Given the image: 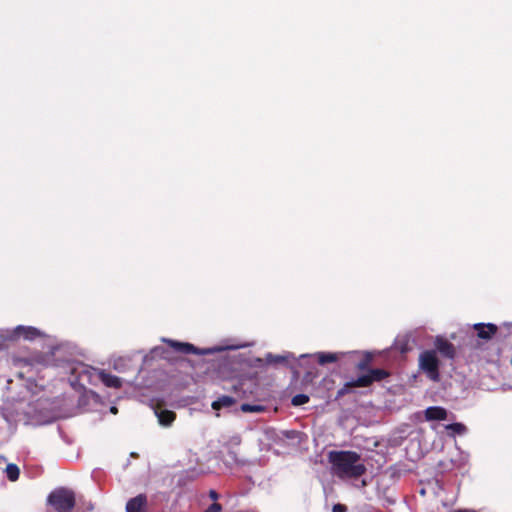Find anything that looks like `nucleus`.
I'll use <instances>...</instances> for the list:
<instances>
[{"label":"nucleus","instance_id":"1","mask_svg":"<svg viewBox=\"0 0 512 512\" xmlns=\"http://www.w3.org/2000/svg\"><path fill=\"white\" fill-rule=\"evenodd\" d=\"M328 461L332 472L339 478L357 479L367 471L366 466L361 462L360 454L355 451H330Z\"/></svg>","mask_w":512,"mask_h":512},{"label":"nucleus","instance_id":"2","mask_svg":"<svg viewBox=\"0 0 512 512\" xmlns=\"http://www.w3.org/2000/svg\"><path fill=\"white\" fill-rule=\"evenodd\" d=\"M372 361V356L367 353L363 359H361L356 368L359 371L366 372L365 374L359 376L357 379L346 382L343 387H341L336 393V400L342 398L346 394L350 393L352 388L356 387H369L374 382H380L385 378L390 376V372L381 368H369V365Z\"/></svg>","mask_w":512,"mask_h":512},{"label":"nucleus","instance_id":"3","mask_svg":"<svg viewBox=\"0 0 512 512\" xmlns=\"http://www.w3.org/2000/svg\"><path fill=\"white\" fill-rule=\"evenodd\" d=\"M47 503L55 512H71L76 505V495L71 489L56 488L48 495Z\"/></svg>","mask_w":512,"mask_h":512},{"label":"nucleus","instance_id":"4","mask_svg":"<svg viewBox=\"0 0 512 512\" xmlns=\"http://www.w3.org/2000/svg\"><path fill=\"white\" fill-rule=\"evenodd\" d=\"M440 361L435 350H425L419 356V367L432 381L440 380Z\"/></svg>","mask_w":512,"mask_h":512},{"label":"nucleus","instance_id":"5","mask_svg":"<svg viewBox=\"0 0 512 512\" xmlns=\"http://www.w3.org/2000/svg\"><path fill=\"white\" fill-rule=\"evenodd\" d=\"M434 346L436 353L438 352L442 357L450 360L455 358V346L443 336H436L434 340Z\"/></svg>","mask_w":512,"mask_h":512},{"label":"nucleus","instance_id":"6","mask_svg":"<svg viewBox=\"0 0 512 512\" xmlns=\"http://www.w3.org/2000/svg\"><path fill=\"white\" fill-rule=\"evenodd\" d=\"M170 347H172L175 351L182 354H197L204 355L207 352L195 347L193 344L186 342H179L175 340H167L166 341Z\"/></svg>","mask_w":512,"mask_h":512},{"label":"nucleus","instance_id":"7","mask_svg":"<svg viewBox=\"0 0 512 512\" xmlns=\"http://www.w3.org/2000/svg\"><path fill=\"white\" fill-rule=\"evenodd\" d=\"M148 506L147 496L138 494L126 503V512H146Z\"/></svg>","mask_w":512,"mask_h":512},{"label":"nucleus","instance_id":"8","mask_svg":"<svg viewBox=\"0 0 512 512\" xmlns=\"http://www.w3.org/2000/svg\"><path fill=\"white\" fill-rule=\"evenodd\" d=\"M473 328L477 331V337L483 340L492 339L498 331V327L492 323H477Z\"/></svg>","mask_w":512,"mask_h":512},{"label":"nucleus","instance_id":"9","mask_svg":"<svg viewBox=\"0 0 512 512\" xmlns=\"http://www.w3.org/2000/svg\"><path fill=\"white\" fill-rule=\"evenodd\" d=\"M14 335L23 337L26 340H34L41 337L43 334L40 330L32 326H17L14 330Z\"/></svg>","mask_w":512,"mask_h":512},{"label":"nucleus","instance_id":"10","mask_svg":"<svg viewBox=\"0 0 512 512\" xmlns=\"http://www.w3.org/2000/svg\"><path fill=\"white\" fill-rule=\"evenodd\" d=\"M98 377L106 387L115 389L122 387V380L119 377L106 372L105 370H100L98 372Z\"/></svg>","mask_w":512,"mask_h":512},{"label":"nucleus","instance_id":"11","mask_svg":"<svg viewBox=\"0 0 512 512\" xmlns=\"http://www.w3.org/2000/svg\"><path fill=\"white\" fill-rule=\"evenodd\" d=\"M425 418L428 421H441L447 418V410L440 406H431L425 410Z\"/></svg>","mask_w":512,"mask_h":512},{"label":"nucleus","instance_id":"12","mask_svg":"<svg viewBox=\"0 0 512 512\" xmlns=\"http://www.w3.org/2000/svg\"><path fill=\"white\" fill-rule=\"evenodd\" d=\"M28 365H46L49 362V356L42 352H36L22 359Z\"/></svg>","mask_w":512,"mask_h":512},{"label":"nucleus","instance_id":"13","mask_svg":"<svg viewBox=\"0 0 512 512\" xmlns=\"http://www.w3.org/2000/svg\"><path fill=\"white\" fill-rule=\"evenodd\" d=\"M155 413L162 426H170L176 419V413L171 410H156Z\"/></svg>","mask_w":512,"mask_h":512},{"label":"nucleus","instance_id":"14","mask_svg":"<svg viewBox=\"0 0 512 512\" xmlns=\"http://www.w3.org/2000/svg\"><path fill=\"white\" fill-rule=\"evenodd\" d=\"M235 403L236 400L233 397L224 395L215 400L211 406L214 410H220L222 408H229Z\"/></svg>","mask_w":512,"mask_h":512},{"label":"nucleus","instance_id":"15","mask_svg":"<svg viewBox=\"0 0 512 512\" xmlns=\"http://www.w3.org/2000/svg\"><path fill=\"white\" fill-rule=\"evenodd\" d=\"M318 363L321 365L327 363H334L338 360V357L334 353L319 352L316 354Z\"/></svg>","mask_w":512,"mask_h":512},{"label":"nucleus","instance_id":"16","mask_svg":"<svg viewBox=\"0 0 512 512\" xmlns=\"http://www.w3.org/2000/svg\"><path fill=\"white\" fill-rule=\"evenodd\" d=\"M6 475L10 481H12V482L17 481L20 476L19 467L13 463L8 464L6 466Z\"/></svg>","mask_w":512,"mask_h":512},{"label":"nucleus","instance_id":"17","mask_svg":"<svg viewBox=\"0 0 512 512\" xmlns=\"http://www.w3.org/2000/svg\"><path fill=\"white\" fill-rule=\"evenodd\" d=\"M266 360H267V363L276 365V364L286 363L288 360V357L283 356V355H273V354L269 353L266 356Z\"/></svg>","mask_w":512,"mask_h":512},{"label":"nucleus","instance_id":"18","mask_svg":"<svg viewBox=\"0 0 512 512\" xmlns=\"http://www.w3.org/2000/svg\"><path fill=\"white\" fill-rule=\"evenodd\" d=\"M265 410V407L262 406V405H252V404H247V403H244L241 405V411L242 412H245V413H250V412H254V413H259V412H263Z\"/></svg>","mask_w":512,"mask_h":512},{"label":"nucleus","instance_id":"19","mask_svg":"<svg viewBox=\"0 0 512 512\" xmlns=\"http://www.w3.org/2000/svg\"><path fill=\"white\" fill-rule=\"evenodd\" d=\"M309 402V396L306 394H297L292 397L291 404L293 406H301Z\"/></svg>","mask_w":512,"mask_h":512},{"label":"nucleus","instance_id":"20","mask_svg":"<svg viewBox=\"0 0 512 512\" xmlns=\"http://www.w3.org/2000/svg\"><path fill=\"white\" fill-rule=\"evenodd\" d=\"M447 429L457 434H462L466 431V427L462 423H452L447 426Z\"/></svg>","mask_w":512,"mask_h":512},{"label":"nucleus","instance_id":"21","mask_svg":"<svg viewBox=\"0 0 512 512\" xmlns=\"http://www.w3.org/2000/svg\"><path fill=\"white\" fill-rule=\"evenodd\" d=\"M221 510L222 506L219 503L214 502L204 512H221Z\"/></svg>","mask_w":512,"mask_h":512},{"label":"nucleus","instance_id":"22","mask_svg":"<svg viewBox=\"0 0 512 512\" xmlns=\"http://www.w3.org/2000/svg\"><path fill=\"white\" fill-rule=\"evenodd\" d=\"M317 376V373L316 372H313V371H308L305 373L304 377H303V381L306 382V383H309V382H312L313 379Z\"/></svg>","mask_w":512,"mask_h":512},{"label":"nucleus","instance_id":"23","mask_svg":"<svg viewBox=\"0 0 512 512\" xmlns=\"http://www.w3.org/2000/svg\"><path fill=\"white\" fill-rule=\"evenodd\" d=\"M333 512H346L347 511V508L345 505L343 504H335L333 506Z\"/></svg>","mask_w":512,"mask_h":512},{"label":"nucleus","instance_id":"24","mask_svg":"<svg viewBox=\"0 0 512 512\" xmlns=\"http://www.w3.org/2000/svg\"><path fill=\"white\" fill-rule=\"evenodd\" d=\"M228 455L234 463H237V464L241 463V461L238 459V457L234 451H229Z\"/></svg>","mask_w":512,"mask_h":512},{"label":"nucleus","instance_id":"25","mask_svg":"<svg viewBox=\"0 0 512 512\" xmlns=\"http://www.w3.org/2000/svg\"><path fill=\"white\" fill-rule=\"evenodd\" d=\"M209 497H210L212 500L216 501V500H218V498H219V494H218L215 490H210V491H209Z\"/></svg>","mask_w":512,"mask_h":512},{"label":"nucleus","instance_id":"26","mask_svg":"<svg viewBox=\"0 0 512 512\" xmlns=\"http://www.w3.org/2000/svg\"><path fill=\"white\" fill-rule=\"evenodd\" d=\"M111 412L112 413H116L117 412V408L116 407H111Z\"/></svg>","mask_w":512,"mask_h":512}]
</instances>
